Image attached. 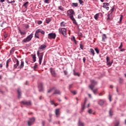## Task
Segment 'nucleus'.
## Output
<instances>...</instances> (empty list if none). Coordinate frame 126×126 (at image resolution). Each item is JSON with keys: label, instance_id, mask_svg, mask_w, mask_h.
<instances>
[{"label": "nucleus", "instance_id": "nucleus-1", "mask_svg": "<svg viewBox=\"0 0 126 126\" xmlns=\"http://www.w3.org/2000/svg\"><path fill=\"white\" fill-rule=\"evenodd\" d=\"M91 83H92V84L89 86V88H90V89H91V90H92V91H93V93H94V94H96V92H97V89H96L95 90H93V88H94V87H95V85H96V84H97V82H96L94 80H92Z\"/></svg>", "mask_w": 126, "mask_h": 126}, {"label": "nucleus", "instance_id": "nucleus-2", "mask_svg": "<svg viewBox=\"0 0 126 126\" xmlns=\"http://www.w3.org/2000/svg\"><path fill=\"white\" fill-rule=\"evenodd\" d=\"M32 38H33V33H31L26 38L24 39L22 41V42H23V43H28L32 40Z\"/></svg>", "mask_w": 126, "mask_h": 126}, {"label": "nucleus", "instance_id": "nucleus-3", "mask_svg": "<svg viewBox=\"0 0 126 126\" xmlns=\"http://www.w3.org/2000/svg\"><path fill=\"white\" fill-rule=\"evenodd\" d=\"M74 13V10H73V9H69L67 11V14L68 16H69L70 19L72 18V17H73Z\"/></svg>", "mask_w": 126, "mask_h": 126}, {"label": "nucleus", "instance_id": "nucleus-4", "mask_svg": "<svg viewBox=\"0 0 126 126\" xmlns=\"http://www.w3.org/2000/svg\"><path fill=\"white\" fill-rule=\"evenodd\" d=\"M56 37H57V34L55 32H51L48 34V38L50 40L55 39H56Z\"/></svg>", "mask_w": 126, "mask_h": 126}, {"label": "nucleus", "instance_id": "nucleus-5", "mask_svg": "<svg viewBox=\"0 0 126 126\" xmlns=\"http://www.w3.org/2000/svg\"><path fill=\"white\" fill-rule=\"evenodd\" d=\"M59 33L62 34L63 36H66V29L64 28H60L59 29Z\"/></svg>", "mask_w": 126, "mask_h": 126}, {"label": "nucleus", "instance_id": "nucleus-6", "mask_svg": "<svg viewBox=\"0 0 126 126\" xmlns=\"http://www.w3.org/2000/svg\"><path fill=\"white\" fill-rule=\"evenodd\" d=\"M37 55L38 57L39 61V64L42 63V60H43V56H44V53H41L39 55V51L37 52Z\"/></svg>", "mask_w": 126, "mask_h": 126}, {"label": "nucleus", "instance_id": "nucleus-7", "mask_svg": "<svg viewBox=\"0 0 126 126\" xmlns=\"http://www.w3.org/2000/svg\"><path fill=\"white\" fill-rule=\"evenodd\" d=\"M50 71L51 74L52 76H54V77H56V76H57V72H56L55 69L53 68L52 67H51L50 68Z\"/></svg>", "mask_w": 126, "mask_h": 126}, {"label": "nucleus", "instance_id": "nucleus-8", "mask_svg": "<svg viewBox=\"0 0 126 126\" xmlns=\"http://www.w3.org/2000/svg\"><path fill=\"white\" fill-rule=\"evenodd\" d=\"M34 122H35L34 118H30L29 121L28 122V126H32V125H33Z\"/></svg>", "mask_w": 126, "mask_h": 126}, {"label": "nucleus", "instance_id": "nucleus-9", "mask_svg": "<svg viewBox=\"0 0 126 126\" xmlns=\"http://www.w3.org/2000/svg\"><path fill=\"white\" fill-rule=\"evenodd\" d=\"M22 103L23 105H26V106H31L32 105V103L30 101H22Z\"/></svg>", "mask_w": 126, "mask_h": 126}, {"label": "nucleus", "instance_id": "nucleus-10", "mask_svg": "<svg viewBox=\"0 0 126 126\" xmlns=\"http://www.w3.org/2000/svg\"><path fill=\"white\" fill-rule=\"evenodd\" d=\"M38 89H39V92L43 91V89H44V88L43 87V83H40L38 84Z\"/></svg>", "mask_w": 126, "mask_h": 126}, {"label": "nucleus", "instance_id": "nucleus-11", "mask_svg": "<svg viewBox=\"0 0 126 126\" xmlns=\"http://www.w3.org/2000/svg\"><path fill=\"white\" fill-rule=\"evenodd\" d=\"M105 103V100L103 99H99L98 101V104L99 105V106H102L104 105Z\"/></svg>", "mask_w": 126, "mask_h": 126}, {"label": "nucleus", "instance_id": "nucleus-12", "mask_svg": "<svg viewBox=\"0 0 126 126\" xmlns=\"http://www.w3.org/2000/svg\"><path fill=\"white\" fill-rule=\"evenodd\" d=\"M103 5L102 6V7H103V8H106V10H108L109 8L107 6H109V3H103Z\"/></svg>", "mask_w": 126, "mask_h": 126}, {"label": "nucleus", "instance_id": "nucleus-13", "mask_svg": "<svg viewBox=\"0 0 126 126\" xmlns=\"http://www.w3.org/2000/svg\"><path fill=\"white\" fill-rule=\"evenodd\" d=\"M16 62V63L14 64V68H17V66L19 65V61L17 60V59H15Z\"/></svg>", "mask_w": 126, "mask_h": 126}, {"label": "nucleus", "instance_id": "nucleus-14", "mask_svg": "<svg viewBox=\"0 0 126 126\" xmlns=\"http://www.w3.org/2000/svg\"><path fill=\"white\" fill-rule=\"evenodd\" d=\"M45 48H47V45L46 44H42L38 48V49L39 50H41L43 51V50L45 49Z\"/></svg>", "mask_w": 126, "mask_h": 126}, {"label": "nucleus", "instance_id": "nucleus-15", "mask_svg": "<svg viewBox=\"0 0 126 126\" xmlns=\"http://www.w3.org/2000/svg\"><path fill=\"white\" fill-rule=\"evenodd\" d=\"M70 19L71 20H72L74 24H75V25H77V22H76V20H75V19H74V17L71 18Z\"/></svg>", "mask_w": 126, "mask_h": 126}, {"label": "nucleus", "instance_id": "nucleus-16", "mask_svg": "<svg viewBox=\"0 0 126 126\" xmlns=\"http://www.w3.org/2000/svg\"><path fill=\"white\" fill-rule=\"evenodd\" d=\"M55 115L56 116H60V109H57L55 110Z\"/></svg>", "mask_w": 126, "mask_h": 126}, {"label": "nucleus", "instance_id": "nucleus-17", "mask_svg": "<svg viewBox=\"0 0 126 126\" xmlns=\"http://www.w3.org/2000/svg\"><path fill=\"white\" fill-rule=\"evenodd\" d=\"M18 94V98L19 99H20V97H21V91L20 89H18L17 90Z\"/></svg>", "mask_w": 126, "mask_h": 126}, {"label": "nucleus", "instance_id": "nucleus-18", "mask_svg": "<svg viewBox=\"0 0 126 126\" xmlns=\"http://www.w3.org/2000/svg\"><path fill=\"white\" fill-rule=\"evenodd\" d=\"M53 94H58V95H61V91H60L59 90H56Z\"/></svg>", "mask_w": 126, "mask_h": 126}, {"label": "nucleus", "instance_id": "nucleus-19", "mask_svg": "<svg viewBox=\"0 0 126 126\" xmlns=\"http://www.w3.org/2000/svg\"><path fill=\"white\" fill-rule=\"evenodd\" d=\"M24 67V62L22 61V60L19 68H20V69L23 68Z\"/></svg>", "mask_w": 126, "mask_h": 126}, {"label": "nucleus", "instance_id": "nucleus-20", "mask_svg": "<svg viewBox=\"0 0 126 126\" xmlns=\"http://www.w3.org/2000/svg\"><path fill=\"white\" fill-rule=\"evenodd\" d=\"M102 41H103V42H104L105 40H106V39H107V35H106V34H103L102 35Z\"/></svg>", "mask_w": 126, "mask_h": 126}, {"label": "nucleus", "instance_id": "nucleus-21", "mask_svg": "<svg viewBox=\"0 0 126 126\" xmlns=\"http://www.w3.org/2000/svg\"><path fill=\"white\" fill-rule=\"evenodd\" d=\"M72 7H77L78 6V3H72L71 5Z\"/></svg>", "mask_w": 126, "mask_h": 126}, {"label": "nucleus", "instance_id": "nucleus-22", "mask_svg": "<svg viewBox=\"0 0 126 126\" xmlns=\"http://www.w3.org/2000/svg\"><path fill=\"white\" fill-rule=\"evenodd\" d=\"M28 3H29V2H26L25 3L23 4V6L25 7V8L27 9V6H28Z\"/></svg>", "mask_w": 126, "mask_h": 126}, {"label": "nucleus", "instance_id": "nucleus-23", "mask_svg": "<svg viewBox=\"0 0 126 126\" xmlns=\"http://www.w3.org/2000/svg\"><path fill=\"white\" fill-rule=\"evenodd\" d=\"M8 3H14L15 2V0H7Z\"/></svg>", "mask_w": 126, "mask_h": 126}, {"label": "nucleus", "instance_id": "nucleus-24", "mask_svg": "<svg viewBox=\"0 0 126 126\" xmlns=\"http://www.w3.org/2000/svg\"><path fill=\"white\" fill-rule=\"evenodd\" d=\"M90 52L91 53V54H92L93 56H95V52H94V50L92 48H91L90 49Z\"/></svg>", "mask_w": 126, "mask_h": 126}, {"label": "nucleus", "instance_id": "nucleus-25", "mask_svg": "<svg viewBox=\"0 0 126 126\" xmlns=\"http://www.w3.org/2000/svg\"><path fill=\"white\" fill-rule=\"evenodd\" d=\"M66 24L64 22H62L60 24L61 27H65Z\"/></svg>", "mask_w": 126, "mask_h": 126}, {"label": "nucleus", "instance_id": "nucleus-26", "mask_svg": "<svg viewBox=\"0 0 126 126\" xmlns=\"http://www.w3.org/2000/svg\"><path fill=\"white\" fill-rule=\"evenodd\" d=\"M51 20H52V19H51V18H47L46 19V23H47V24L50 23V22H51Z\"/></svg>", "mask_w": 126, "mask_h": 126}, {"label": "nucleus", "instance_id": "nucleus-27", "mask_svg": "<svg viewBox=\"0 0 126 126\" xmlns=\"http://www.w3.org/2000/svg\"><path fill=\"white\" fill-rule=\"evenodd\" d=\"M87 101V98H85L83 107L82 108V110H84V108H85V104H86Z\"/></svg>", "mask_w": 126, "mask_h": 126}, {"label": "nucleus", "instance_id": "nucleus-28", "mask_svg": "<svg viewBox=\"0 0 126 126\" xmlns=\"http://www.w3.org/2000/svg\"><path fill=\"white\" fill-rule=\"evenodd\" d=\"M98 17H99V13H97L94 16V18L95 19V20L98 19Z\"/></svg>", "mask_w": 126, "mask_h": 126}, {"label": "nucleus", "instance_id": "nucleus-29", "mask_svg": "<svg viewBox=\"0 0 126 126\" xmlns=\"http://www.w3.org/2000/svg\"><path fill=\"white\" fill-rule=\"evenodd\" d=\"M19 32L22 36H23V35H25L26 34V32H22L21 31L19 30Z\"/></svg>", "mask_w": 126, "mask_h": 126}, {"label": "nucleus", "instance_id": "nucleus-30", "mask_svg": "<svg viewBox=\"0 0 126 126\" xmlns=\"http://www.w3.org/2000/svg\"><path fill=\"white\" fill-rule=\"evenodd\" d=\"M93 111H92V109H90L88 110L89 114H93V115H95V113H93Z\"/></svg>", "mask_w": 126, "mask_h": 126}, {"label": "nucleus", "instance_id": "nucleus-31", "mask_svg": "<svg viewBox=\"0 0 126 126\" xmlns=\"http://www.w3.org/2000/svg\"><path fill=\"white\" fill-rule=\"evenodd\" d=\"M78 126H84V123H83L80 121H79Z\"/></svg>", "mask_w": 126, "mask_h": 126}, {"label": "nucleus", "instance_id": "nucleus-32", "mask_svg": "<svg viewBox=\"0 0 126 126\" xmlns=\"http://www.w3.org/2000/svg\"><path fill=\"white\" fill-rule=\"evenodd\" d=\"M32 60H33V63H35V62H36V55H34L32 56Z\"/></svg>", "mask_w": 126, "mask_h": 126}, {"label": "nucleus", "instance_id": "nucleus-33", "mask_svg": "<svg viewBox=\"0 0 126 126\" xmlns=\"http://www.w3.org/2000/svg\"><path fill=\"white\" fill-rule=\"evenodd\" d=\"M39 31L41 34H42L43 35H45V31H44L43 30L39 29Z\"/></svg>", "mask_w": 126, "mask_h": 126}, {"label": "nucleus", "instance_id": "nucleus-34", "mask_svg": "<svg viewBox=\"0 0 126 126\" xmlns=\"http://www.w3.org/2000/svg\"><path fill=\"white\" fill-rule=\"evenodd\" d=\"M58 8L60 9V10H61V11H63L64 10V9L62 6H59Z\"/></svg>", "mask_w": 126, "mask_h": 126}, {"label": "nucleus", "instance_id": "nucleus-35", "mask_svg": "<svg viewBox=\"0 0 126 126\" xmlns=\"http://www.w3.org/2000/svg\"><path fill=\"white\" fill-rule=\"evenodd\" d=\"M34 36H35V38H37V39L39 38V33H37L35 32Z\"/></svg>", "mask_w": 126, "mask_h": 126}, {"label": "nucleus", "instance_id": "nucleus-36", "mask_svg": "<svg viewBox=\"0 0 126 126\" xmlns=\"http://www.w3.org/2000/svg\"><path fill=\"white\" fill-rule=\"evenodd\" d=\"M78 1L80 3V4H81L82 5V4H83L84 1H83V0H78Z\"/></svg>", "mask_w": 126, "mask_h": 126}, {"label": "nucleus", "instance_id": "nucleus-37", "mask_svg": "<svg viewBox=\"0 0 126 126\" xmlns=\"http://www.w3.org/2000/svg\"><path fill=\"white\" fill-rule=\"evenodd\" d=\"M81 18H82V14H79L78 15V19H81Z\"/></svg>", "mask_w": 126, "mask_h": 126}, {"label": "nucleus", "instance_id": "nucleus-38", "mask_svg": "<svg viewBox=\"0 0 126 126\" xmlns=\"http://www.w3.org/2000/svg\"><path fill=\"white\" fill-rule=\"evenodd\" d=\"M94 50H95L96 54H99V49H98V48H94Z\"/></svg>", "mask_w": 126, "mask_h": 126}, {"label": "nucleus", "instance_id": "nucleus-39", "mask_svg": "<svg viewBox=\"0 0 126 126\" xmlns=\"http://www.w3.org/2000/svg\"><path fill=\"white\" fill-rule=\"evenodd\" d=\"M73 73H74V75H76L77 76H79V73H75V71L74 70H73Z\"/></svg>", "mask_w": 126, "mask_h": 126}, {"label": "nucleus", "instance_id": "nucleus-40", "mask_svg": "<svg viewBox=\"0 0 126 126\" xmlns=\"http://www.w3.org/2000/svg\"><path fill=\"white\" fill-rule=\"evenodd\" d=\"M119 125H120V122L116 121V122L115 124V126H119Z\"/></svg>", "mask_w": 126, "mask_h": 126}, {"label": "nucleus", "instance_id": "nucleus-41", "mask_svg": "<svg viewBox=\"0 0 126 126\" xmlns=\"http://www.w3.org/2000/svg\"><path fill=\"white\" fill-rule=\"evenodd\" d=\"M112 63H113V62H107V65H109V66H111L112 65Z\"/></svg>", "mask_w": 126, "mask_h": 126}, {"label": "nucleus", "instance_id": "nucleus-42", "mask_svg": "<svg viewBox=\"0 0 126 126\" xmlns=\"http://www.w3.org/2000/svg\"><path fill=\"white\" fill-rule=\"evenodd\" d=\"M42 23H43V22L41 20L37 21V24H38V25H41V24H42Z\"/></svg>", "mask_w": 126, "mask_h": 126}, {"label": "nucleus", "instance_id": "nucleus-43", "mask_svg": "<svg viewBox=\"0 0 126 126\" xmlns=\"http://www.w3.org/2000/svg\"><path fill=\"white\" fill-rule=\"evenodd\" d=\"M50 104H51V105H54V106H57V105L54 103V101L52 100H50Z\"/></svg>", "mask_w": 126, "mask_h": 126}, {"label": "nucleus", "instance_id": "nucleus-44", "mask_svg": "<svg viewBox=\"0 0 126 126\" xmlns=\"http://www.w3.org/2000/svg\"><path fill=\"white\" fill-rule=\"evenodd\" d=\"M122 20H123V15H121V17L120 18V21L119 22V23L122 22Z\"/></svg>", "mask_w": 126, "mask_h": 126}, {"label": "nucleus", "instance_id": "nucleus-45", "mask_svg": "<svg viewBox=\"0 0 126 126\" xmlns=\"http://www.w3.org/2000/svg\"><path fill=\"white\" fill-rule=\"evenodd\" d=\"M53 90H54V88H52L50 89V90H49L47 92H48V93H51V92L52 91H53Z\"/></svg>", "mask_w": 126, "mask_h": 126}, {"label": "nucleus", "instance_id": "nucleus-46", "mask_svg": "<svg viewBox=\"0 0 126 126\" xmlns=\"http://www.w3.org/2000/svg\"><path fill=\"white\" fill-rule=\"evenodd\" d=\"M114 9H115V8L114 7H113L112 8V9L110 10V14H112V13H113V12L114 11Z\"/></svg>", "mask_w": 126, "mask_h": 126}, {"label": "nucleus", "instance_id": "nucleus-47", "mask_svg": "<svg viewBox=\"0 0 126 126\" xmlns=\"http://www.w3.org/2000/svg\"><path fill=\"white\" fill-rule=\"evenodd\" d=\"M35 33L39 34L40 33V29L36 30L35 31Z\"/></svg>", "mask_w": 126, "mask_h": 126}, {"label": "nucleus", "instance_id": "nucleus-48", "mask_svg": "<svg viewBox=\"0 0 126 126\" xmlns=\"http://www.w3.org/2000/svg\"><path fill=\"white\" fill-rule=\"evenodd\" d=\"M112 95H109V101L110 102H111L112 101Z\"/></svg>", "mask_w": 126, "mask_h": 126}, {"label": "nucleus", "instance_id": "nucleus-49", "mask_svg": "<svg viewBox=\"0 0 126 126\" xmlns=\"http://www.w3.org/2000/svg\"><path fill=\"white\" fill-rule=\"evenodd\" d=\"M123 48V43L121 42L120 46L119 47V49H122Z\"/></svg>", "mask_w": 126, "mask_h": 126}, {"label": "nucleus", "instance_id": "nucleus-50", "mask_svg": "<svg viewBox=\"0 0 126 126\" xmlns=\"http://www.w3.org/2000/svg\"><path fill=\"white\" fill-rule=\"evenodd\" d=\"M109 114H110V116H113V112H112L111 110L109 111Z\"/></svg>", "mask_w": 126, "mask_h": 126}, {"label": "nucleus", "instance_id": "nucleus-51", "mask_svg": "<svg viewBox=\"0 0 126 126\" xmlns=\"http://www.w3.org/2000/svg\"><path fill=\"white\" fill-rule=\"evenodd\" d=\"M109 61H110V58L109 57H106V62L107 63L109 62Z\"/></svg>", "mask_w": 126, "mask_h": 126}, {"label": "nucleus", "instance_id": "nucleus-52", "mask_svg": "<svg viewBox=\"0 0 126 126\" xmlns=\"http://www.w3.org/2000/svg\"><path fill=\"white\" fill-rule=\"evenodd\" d=\"M49 1H50V0H44L45 3H49Z\"/></svg>", "mask_w": 126, "mask_h": 126}, {"label": "nucleus", "instance_id": "nucleus-53", "mask_svg": "<svg viewBox=\"0 0 126 126\" xmlns=\"http://www.w3.org/2000/svg\"><path fill=\"white\" fill-rule=\"evenodd\" d=\"M71 92L73 95H75L76 94V91H72Z\"/></svg>", "mask_w": 126, "mask_h": 126}, {"label": "nucleus", "instance_id": "nucleus-54", "mask_svg": "<svg viewBox=\"0 0 126 126\" xmlns=\"http://www.w3.org/2000/svg\"><path fill=\"white\" fill-rule=\"evenodd\" d=\"M80 48L81 49V50H83V45H82L81 44H80Z\"/></svg>", "mask_w": 126, "mask_h": 126}, {"label": "nucleus", "instance_id": "nucleus-55", "mask_svg": "<svg viewBox=\"0 0 126 126\" xmlns=\"http://www.w3.org/2000/svg\"><path fill=\"white\" fill-rule=\"evenodd\" d=\"M49 116L50 119H52V117H53V115L52 114V113H49Z\"/></svg>", "mask_w": 126, "mask_h": 126}, {"label": "nucleus", "instance_id": "nucleus-56", "mask_svg": "<svg viewBox=\"0 0 126 126\" xmlns=\"http://www.w3.org/2000/svg\"><path fill=\"white\" fill-rule=\"evenodd\" d=\"M83 63H85V62L86 61V58L85 57H84L83 59Z\"/></svg>", "mask_w": 126, "mask_h": 126}, {"label": "nucleus", "instance_id": "nucleus-57", "mask_svg": "<svg viewBox=\"0 0 126 126\" xmlns=\"http://www.w3.org/2000/svg\"><path fill=\"white\" fill-rule=\"evenodd\" d=\"M11 60L10 59H8L7 61H6V63H10L11 62Z\"/></svg>", "mask_w": 126, "mask_h": 126}, {"label": "nucleus", "instance_id": "nucleus-58", "mask_svg": "<svg viewBox=\"0 0 126 126\" xmlns=\"http://www.w3.org/2000/svg\"><path fill=\"white\" fill-rule=\"evenodd\" d=\"M73 39L74 40V41L75 42V44H76V40H75V37L73 36Z\"/></svg>", "mask_w": 126, "mask_h": 126}, {"label": "nucleus", "instance_id": "nucleus-59", "mask_svg": "<svg viewBox=\"0 0 126 126\" xmlns=\"http://www.w3.org/2000/svg\"><path fill=\"white\" fill-rule=\"evenodd\" d=\"M37 67H38V65L35 64L33 66V68H37Z\"/></svg>", "mask_w": 126, "mask_h": 126}, {"label": "nucleus", "instance_id": "nucleus-60", "mask_svg": "<svg viewBox=\"0 0 126 126\" xmlns=\"http://www.w3.org/2000/svg\"><path fill=\"white\" fill-rule=\"evenodd\" d=\"M42 125L43 126H45V121H42Z\"/></svg>", "mask_w": 126, "mask_h": 126}, {"label": "nucleus", "instance_id": "nucleus-61", "mask_svg": "<svg viewBox=\"0 0 126 126\" xmlns=\"http://www.w3.org/2000/svg\"><path fill=\"white\" fill-rule=\"evenodd\" d=\"M71 87H72V84H70L69 85V89H70V88H71Z\"/></svg>", "mask_w": 126, "mask_h": 126}, {"label": "nucleus", "instance_id": "nucleus-62", "mask_svg": "<svg viewBox=\"0 0 126 126\" xmlns=\"http://www.w3.org/2000/svg\"><path fill=\"white\" fill-rule=\"evenodd\" d=\"M10 52H14V49L12 48V49H11V50H10Z\"/></svg>", "mask_w": 126, "mask_h": 126}, {"label": "nucleus", "instance_id": "nucleus-63", "mask_svg": "<svg viewBox=\"0 0 126 126\" xmlns=\"http://www.w3.org/2000/svg\"><path fill=\"white\" fill-rule=\"evenodd\" d=\"M64 74L65 75H66V74H67V71H64Z\"/></svg>", "mask_w": 126, "mask_h": 126}, {"label": "nucleus", "instance_id": "nucleus-64", "mask_svg": "<svg viewBox=\"0 0 126 126\" xmlns=\"http://www.w3.org/2000/svg\"><path fill=\"white\" fill-rule=\"evenodd\" d=\"M126 50H125L124 49H122L121 50H120V52H125Z\"/></svg>", "mask_w": 126, "mask_h": 126}]
</instances>
